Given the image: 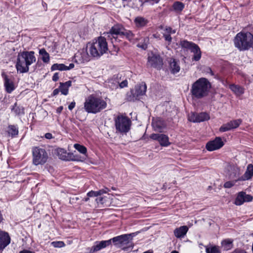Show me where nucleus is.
<instances>
[{"mask_svg": "<svg viewBox=\"0 0 253 253\" xmlns=\"http://www.w3.org/2000/svg\"><path fill=\"white\" fill-rule=\"evenodd\" d=\"M1 76L4 80V86L7 93H11L15 88V86L12 79H10L4 73L1 74Z\"/></svg>", "mask_w": 253, "mask_h": 253, "instance_id": "4468645a", "label": "nucleus"}, {"mask_svg": "<svg viewBox=\"0 0 253 253\" xmlns=\"http://www.w3.org/2000/svg\"><path fill=\"white\" fill-rule=\"evenodd\" d=\"M108 50V44L105 38L99 37L90 45L89 52L91 56L98 58Z\"/></svg>", "mask_w": 253, "mask_h": 253, "instance_id": "423d86ee", "label": "nucleus"}, {"mask_svg": "<svg viewBox=\"0 0 253 253\" xmlns=\"http://www.w3.org/2000/svg\"><path fill=\"white\" fill-rule=\"evenodd\" d=\"M57 155L59 159L66 161H80L79 158H76L73 156V154L67 153V151L63 148H58L56 150Z\"/></svg>", "mask_w": 253, "mask_h": 253, "instance_id": "9b49d317", "label": "nucleus"}, {"mask_svg": "<svg viewBox=\"0 0 253 253\" xmlns=\"http://www.w3.org/2000/svg\"><path fill=\"white\" fill-rule=\"evenodd\" d=\"M197 123L209 120L210 118L209 115L206 112L197 113Z\"/></svg>", "mask_w": 253, "mask_h": 253, "instance_id": "7c9ffc66", "label": "nucleus"}, {"mask_svg": "<svg viewBox=\"0 0 253 253\" xmlns=\"http://www.w3.org/2000/svg\"><path fill=\"white\" fill-rule=\"evenodd\" d=\"M231 130L230 124L229 122L226 124H223L220 128L219 131L220 132H225Z\"/></svg>", "mask_w": 253, "mask_h": 253, "instance_id": "58836bf2", "label": "nucleus"}, {"mask_svg": "<svg viewBox=\"0 0 253 253\" xmlns=\"http://www.w3.org/2000/svg\"><path fill=\"white\" fill-rule=\"evenodd\" d=\"M59 90L62 94L66 95L68 94V88L66 86V85L62 84V83H60Z\"/></svg>", "mask_w": 253, "mask_h": 253, "instance_id": "ea45409f", "label": "nucleus"}, {"mask_svg": "<svg viewBox=\"0 0 253 253\" xmlns=\"http://www.w3.org/2000/svg\"><path fill=\"white\" fill-rule=\"evenodd\" d=\"M74 148L83 154L85 155L87 153L86 148L83 145H81L79 144H75Z\"/></svg>", "mask_w": 253, "mask_h": 253, "instance_id": "e433bc0d", "label": "nucleus"}, {"mask_svg": "<svg viewBox=\"0 0 253 253\" xmlns=\"http://www.w3.org/2000/svg\"><path fill=\"white\" fill-rule=\"evenodd\" d=\"M231 129L237 128L242 123L241 119H237L231 121L229 122Z\"/></svg>", "mask_w": 253, "mask_h": 253, "instance_id": "4c0bfd02", "label": "nucleus"}, {"mask_svg": "<svg viewBox=\"0 0 253 253\" xmlns=\"http://www.w3.org/2000/svg\"><path fill=\"white\" fill-rule=\"evenodd\" d=\"M188 231V227L186 225H183L175 229L173 233L176 238H181L184 237Z\"/></svg>", "mask_w": 253, "mask_h": 253, "instance_id": "412c9836", "label": "nucleus"}, {"mask_svg": "<svg viewBox=\"0 0 253 253\" xmlns=\"http://www.w3.org/2000/svg\"><path fill=\"white\" fill-rule=\"evenodd\" d=\"M107 107V103L101 97L93 94L86 98L84 103V109L88 113L96 114Z\"/></svg>", "mask_w": 253, "mask_h": 253, "instance_id": "7ed1b4c3", "label": "nucleus"}, {"mask_svg": "<svg viewBox=\"0 0 253 253\" xmlns=\"http://www.w3.org/2000/svg\"><path fill=\"white\" fill-rule=\"evenodd\" d=\"M74 66H75L74 64L70 63L69 64V66H66L67 70H70L71 69H73L74 67Z\"/></svg>", "mask_w": 253, "mask_h": 253, "instance_id": "052dcab7", "label": "nucleus"}, {"mask_svg": "<svg viewBox=\"0 0 253 253\" xmlns=\"http://www.w3.org/2000/svg\"><path fill=\"white\" fill-rule=\"evenodd\" d=\"M148 22L146 18L141 16H137L134 20L135 26L138 28H142L146 26Z\"/></svg>", "mask_w": 253, "mask_h": 253, "instance_id": "4be33fe9", "label": "nucleus"}, {"mask_svg": "<svg viewBox=\"0 0 253 253\" xmlns=\"http://www.w3.org/2000/svg\"><path fill=\"white\" fill-rule=\"evenodd\" d=\"M233 253H247L244 250H239V251L235 250L233 252Z\"/></svg>", "mask_w": 253, "mask_h": 253, "instance_id": "680f3d73", "label": "nucleus"}, {"mask_svg": "<svg viewBox=\"0 0 253 253\" xmlns=\"http://www.w3.org/2000/svg\"><path fill=\"white\" fill-rule=\"evenodd\" d=\"M62 110H63V107L60 106L57 109V112L60 113Z\"/></svg>", "mask_w": 253, "mask_h": 253, "instance_id": "0e129e2a", "label": "nucleus"}, {"mask_svg": "<svg viewBox=\"0 0 253 253\" xmlns=\"http://www.w3.org/2000/svg\"><path fill=\"white\" fill-rule=\"evenodd\" d=\"M133 89L135 92V94L137 95L138 97L140 99L141 96L145 94L147 86L145 83L142 82L135 85L134 88Z\"/></svg>", "mask_w": 253, "mask_h": 253, "instance_id": "aec40b11", "label": "nucleus"}, {"mask_svg": "<svg viewBox=\"0 0 253 253\" xmlns=\"http://www.w3.org/2000/svg\"><path fill=\"white\" fill-rule=\"evenodd\" d=\"M33 51H25L18 53L15 65L18 72L20 73L28 72L29 66L35 62L36 60Z\"/></svg>", "mask_w": 253, "mask_h": 253, "instance_id": "f03ea898", "label": "nucleus"}, {"mask_svg": "<svg viewBox=\"0 0 253 253\" xmlns=\"http://www.w3.org/2000/svg\"><path fill=\"white\" fill-rule=\"evenodd\" d=\"M125 27L121 24H117L114 25L110 30L109 33H107L108 37L112 36L113 38L116 39L118 36L122 37Z\"/></svg>", "mask_w": 253, "mask_h": 253, "instance_id": "ddd939ff", "label": "nucleus"}, {"mask_svg": "<svg viewBox=\"0 0 253 253\" xmlns=\"http://www.w3.org/2000/svg\"><path fill=\"white\" fill-rule=\"evenodd\" d=\"M234 42L240 51L248 50L253 45V35L250 32H240L235 37Z\"/></svg>", "mask_w": 253, "mask_h": 253, "instance_id": "20e7f679", "label": "nucleus"}, {"mask_svg": "<svg viewBox=\"0 0 253 253\" xmlns=\"http://www.w3.org/2000/svg\"><path fill=\"white\" fill-rule=\"evenodd\" d=\"M10 243V238L7 232L0 231V251H2Z\"/></svg>", "mask_w": 253, "mask_h": 253, "instance_id": "f3484780", "label": "nucleus"}, {"mask_svg": "<svg viewBox=\"0 0 253 253\" xmlns=\"http://www.w3.org/2000/svg\"><path fill=\"white\" fill-rule=\"evenodd\" d=\"M44 137L47 139H50L53 138L52 134L49 132L46 133L44 135Z\"/></svg>", "mask_w": 253, "mask_h": 253, "instance_id": "864d4df0", "label": "nucleus"}, {"mask_svg": "<svg viewBox=\"0 0 253 253\" xmlns=\"http://www.w3.org/2000/svg\"><path fill=\"white\" fill-rule=\"evenodd\" d=\"M51 244L55 248H61L65 246V243L62 241L53 242Z\"/></svg>", "mask_w": 253, "mask_h": 253, "instance_id": "79ce46f5", "label": "nucleus"}, {"mask_svg": "<svg viewBox=\"0 0 253 253\" xmlns=\"http://www.w3.org/2000/svg\"><path fill=\"white\" fill-rule=\"evenodd\" d=\"M235 184L234 182L233 181H227L224 184V187L226 188H230L234 186Z\"/></svg>", "mask_w": 253, "mask_h": 253, "instance_id": "a18cd8bd", "label": "nucleus"}, {"mask_svg": "<svg viewBox=\"0 0 253 253\" xmlns=\"http://www.w3.org/2000/svg\"><path fill=\"white\" fill-rule=\"evenodd\" d=\"M137 46L143 49H146L147 48V45L145 43L141 45L138 44Z\"/></svg>", "mask_w": 253, "mask_h": 253, "instance_id": "bf43d9fd", "label": "nucleus"}, {"mask_svg": "<svg viewBox=\"0 0 253 253\" xmlns=\"http://www.w3.org/2000/svg\"><path fill=\"white\" fill-rule=\"evenodd\" d=\"M229 88L238 96H240L244 93V88L240 85L232 84L230 85Z\"/></svg>", "mask_w": 253, "mask_h": 253, "instance_id": "393cba45", "label": "nucleus"}, {"mask_svg": "<svg viewBox=\"0 0 253 253\" xmlns=\"http://www.w3.org/2000/svg\"><path fill=\"white\" fill-rule=\"evenodd\" d=\"M96 201L98 204H103L105 202V199L104 197H98L96 199Z\"/></svg>", "mask_w": 253, "mask_h": 253, "instance_id": "de8ad7c7", "label": "nucleus"}, {"mask_svg": "<svg viewBox=\"0 0 253 253\" xmlns=\"http://www.w3.org/2000/svg\"><path fill=\"white\" fill-rule=\"evenodd\" d=\"M59 79V75L58 73H55L52 76V80L54 82H56Z\"/></svg>", "mask_w": 253, "mask_h": 253, "instance_id": "3c124183", "label": "nucleus"}, {"mask_svg": "<svg viewBox=\"0 0 253 253\" xmlns=\"http://www.w3.org/2000/svg\"><path fill=\"white\" fill-rule=\"evenodd\" d=\"M73 156H75V158H79V159H81V160H80V161H83V160H82V158H81V157L79 156H78V155H74V154H73Z\"/></svg>", "mask_w": 253, "mask_h": 253, "instance_id": "69168bd1", "label": "nucleus"}, {"mask_svg": "<svg viewBox=\"0 0 253 253\" xmlns=\"http://www.w3.org/2000/svg\"><path fill=\"white\" fill-rule=\"evenodd\" d=\"M253 176V165L252 164H249L247 166L246 170L244 174L240 177H239L238 180H236L237 181L238 180L245 181L251 179Z\"/></svg>", "mask_w": 253, "mask_h": 253, "instance_id": "6ab92c4d", "label": "nucleus"}, {"mask_svg": "<svg viewBox=\"0 0 253 253\" xmlns=\"http://www.w3.org/2000/svg\"><path fill=\"white\" fill-rule=\"evenodd\" d=\"M234 170L236 171V174H235L234 176L236 177V174L238 176L239 175V171H240L239 169L238 168H234Z\"/></svg>", "mask_w": 253, "mask_h": 253, "instance_id": "e2e57ef3", "label": "nucleus"}, {"mask_svg": "<svg viewBox=\"0 0 253 253\" xmlns=\"http://www.w3.org/2000/svg\"><path fill=\"white\" fill-rule=\"evenodd\" d=\"M146 65L147 67H152L160 70L163 65V60L159 54L152 53L148 55Z\"/></svg>", "mask_w": 253, "mask_h": 253, "instance_id": "1a4fd4ad", "label": "nucleus"}, {"mask_svg": "<svg viewBox=\"0 0 253 253\" xmlns=\"http://www.w3.org/2000/svg\"><path fill=\"white\" fill-rule=\"evenodd\" d=\"M59 91H60L59 89H58V88H56V89H55L53 91L52 95H53V96H55V95H57V94L59 93Z\"/></svg>", "mask_w": 253, "mask_h": 253, "instance_id": "4d7b16f0", "label": "nucleus"}, {"mask_svg": "<svg viewBox=\"0 0 253 253\" xmlns=\"http://www.w3.org/2000/svg\"><path fill=\"white\" fill-rule=\"evenodd\" d=\"M127 85V81L126 80H125L122 81L120 84L119 85L121 88H123L126 86Z\"/></svg>", "mask_w": 253, "mask_h": 253, "instance_id": "8fccbe9b", "label": "nucleus"}, {"mask_svg": "<svg viewBox=\"0 0 253 253\" xmlns=\"http://www.w3.org/2000/svg\"><path fill=\"white\" fill-rule=\"evenodd\" d=\"M5 132L7 136L11 138L16 137L18 135L19 129L17 125H9L7 127Z\"/></svg>", "mask_w": 253, "mask_h": 253, "instance_id": "a211bd4d", "label": "nucleus"}, {"mask_svg": "<svg viewBox=\"0 0 253 253\" xmlns=\"http://www.w3.org/2000/svg\"><path fill=\"white\" fill-rule=\"evenodd\" d=\"M111 245V240L96 241L94 244L90 249L89 253H94Z\"/></svg>", "mask_w": 253, "mask_h": 253, "instance_id": "2eb2a0df", "label": "nucleus"}, {"mask_svg": "<svg viewBox=\"0 0 253 253\" xmlns=\"http://www.w3.org/2000/svg\"><path fill=\"white\" fill-rule=\"evenodd\" d=\"M252 200L253 197L251 195L247 194L245 192L242 191L238 193L234 203L236 205L240 206L245 202H249Z\"/></svg>", "mask_w": 253, "mask_h": 253, "instance_id": "dca6fc26", "label": "nucleus"}, {"mask_svg": "<svg viewBox=\"0 0 253 253\" xmlns=\"http://www.w3.org/2000/svg\"><path fill=\"white\" fill-rule=\"evenodd\" d=\"M89 197L87 196V197H85V198H84V200L85 202H87V201H88L89 200Z\"/></svg>", "mask_w": 253, "mask_h": 253, "instance_id": "338daca9", "label": "nucleus"}, {"mask_svg": "<svg viewBox=\"0 0 253 253\" xmlns=\"http://www.w3.org/2000/svg\"><path fill=\"white\" fill-rule=\"evenodd\" d=\"M172 7L174 11L181 12L184 8V4L182 2L175 1L173 3Z\"/></svg>", "mask_w": 253, "mask_h": 253, "instance_id": "72a5a7b5", "label": "nucleus"}, {"mask_svg": "<svg viewBox=\"0 0 253 253\" xmlns=\"http://www.w3.org/2000/svg\"><path fill=\"white\" fill-rule=\"evenodd\" d=\"M19 253H35L34 252L31 251L27 250H24L20 251Z\"/></svg>", "mask_w": 253, "mask_h": 253, "instance_id": "13d9d810", "label": "nucleus"}, {"mask_svg": "<svg viewBox=\"0 0 253 253\" xmlns=\"http://www.w3.org/2000/svg\"><path fill=\"white\" fill-rule=\"evenodd\" d=\"M180 45L182 48L189 49L191 51L196 44L187 40H182L180 41Z\"/></svg>", "mask_w": 253, "mask_h": 253, "instance_id": "c85d7f7f", "label": "nucleus"}, {"mask_svg": "<svg viewBox=\"0 0 253 253\" xmlns=\"http://www.w3.org/2000/svg\"><path fill=\"white\" fill-rule=\"evenodd\" d=\"M51 70L67 71L66 66L64 64L55 63L52 65Z\"/></svg>", "mask_w": 253, "mask_h": 253, "instance_id": "f704fd0d", "label": "nucleus"}, {"mask_svg": "<svg viewBox=\"0 0 253 253\" xmlns=\"http://www.w3.org/2000/svg\"><path fill=\"white\" fill-rule=\"evenodd\" d=\"M33 164L34 165H42L47 161L48 156L46 150L40 147L32 148Z\"/></svg>", "mask_w": 253, "mask_h": 253, "instance_id": "0eeeda50", "label": "nucleus"}, {"mask_svg": "<svg viewBox=\"0 0 253 253\" xmlns=\"http://www.w3.org/2000/svg\"><path fill=\"white\" fill-rule=\"evenodd\" d=\"M191 52L194 53V55L192 57V60L198 61L201 58V51L198 45H196L192 49H191Z\"/></svg>", "mask_w": 253, "mask_h": 253, "instance_id": "a878e982", "label": "nucleus"}, {"mask_svg": "<svg viewBox=\"0 0 253 253\" xmlns=\"http://www.w3.org/2000/svg\"><path fill=\"white\" fill-rule=\"evenodd\" d=\"M152 126L155 130L161 132V130L165 127L166 124L164 121L160 119H157L152 122Z\"/></svg>", "mask_w": 253, "mask_h": 253, "instance_id": "5701e85b", "label": "nucleus"}, {"mask_svg": "<svg viewBox=\"0 0 253 253\" xmlns=\"http://www.w3.org/2000/svg\"><path fill=\"white\" fill-rule=\"evenodd\" d=\"M87 196L89 197H97L98 196L97 191H94L91 190L87 193Z\"/></svg>", "mask_w": 253, "mask_h": 253, "instance_id": "49530a36", "label": "nucleus"}, {"mask_svg": "<svg viewBox=\"0 0 253 253\" xmlns=\"http://www.w3.org/2000/svg\"><path fill=\"white\" fill-rule=\"evenodd\" d=\"M233 240L231 239H225L223 240L221 243L222 247L223 248L224 250H229L233 248Z\"/></svg>", "mask_w": 253, "mask_h": 253, "instance_id": "cd10ccee", "label": "nucleus"}, {"mask_svg": "<svg viewBox=\"0 0 253 253\" xmlns=\"http://www.w3.org/2000/svg\"><path fill=\"white\" fill-rule=\"evenodd\" d=\"M126 99L128 101L134 102L139 100V98L137 95L135 94L134 90L132 89L126 93Z\"/></svg>", "mask_w": 253, "mask_h": 253, "instance_id": "bb28decb", "label": "nucleus"}, {"mask_svg": "<svg viewBox=\"0 0 253 253\" xmlns=\"http://www.w3.org/2000/svg\"><path fill=\"white\" fill-rule=\"evenodd\" d=\"M224 145L220 137H216L213 140L208 142L206 146V149L210 151H214L221 148Z\"/></svg>", "mask_w": 253, "mask_h": 253, "instance_id": "f8f14e48", "label": "nucleus"}, {"mask_svg": "<svg viewBox=\"0 0 253 253\" xmlns=\"http://www.w3.org/2000/svg\"><path fill=\"white\" fill-rule=\"evenodd\" d=\"M123 33H124L123 34L122 37H126V39L129 41H133L135 39L134 34H133L131 31L126 30L125 28Z\"/></svg>", "mask_w": 253, "mask_h": 253, "instance_id": "473e14b6", "label": "nucleus"}, {"mask_svg": "<svg viewBox=\"0 0 253 253\" xmlns=\"http://www.w3.org/2000/svg\"><path fill=\"white\" fill-rule=\"evenodd\" d=\"M76 103L75 101L72 102L68 106V109L72 110L75 107Z\"/></svg>", "mask_w": 253, "mask_h": 253, "instance_id": "603ef678", "label": "nucleus"}, {"mask_svg": "<svg viewBox=\"0 0 253 253\" xmlns=\"http://www.w3.org/2000/svg\"><path fill=\"white\" fill-rule=\"evenodd\" d=\"M206 253H221L219 247L217 246H212L211 247H206Z\"/></svg>", "mask_w": 253, "mask_h": 253, "instance_id": "c9c22d12", "label": "nucleus"}, {"mask_svg": "<svg viewBox=\"0 0 253 253\" xmlns=\"http://www.w3.org/2000/svg\"><path fill=\"white\" fill-rule=\"evenodd\" d=\"M150 137L153 140L158 141L160 145L162 146L167 147L170 144V143L169 141V138L166 134L161 133H153L151 134Z\"/></svg>", "mask_w": 253, "mask_h": 253, "instance_id": "9d476101", "label": "nucleus"}, {"mask_svg": "<svg viewBox=\"0 0 253 253\" xmlns=\"http://www.w3.org/2000/svg\"><path fill=\"white\" fill-rule=\"evenodd\" d=\"M115 123L117 131L125 133L129 130L131 124L130 120L123 115L118 116L115 119Z\"/></svg>", "mask_w": 253, "mask_h": 253, "instance_id": "6e6552de", "label": "nucleus"}, {"mask_svg": "<svg viewBox=\"0 0 253 253\" xmlns=\"http://www.w3.org/2000/svg\"><path fill=\"white\" fill-rule=\"evenodd\" d=\"M188 120L193 123H197V113H191L188 115Z\"/></svg>", "mask_w": 253, "mask_h": 253, "instance_id": "a19ab883", "label": "nucleus"}, {"mask_svg": "<svg viewBox=\"0 0 253 253\" xmlns=\"http://www.w3.org/2000/svg\"><path fill=\"white\" fill-rule=\"evenodd\" d=\"M164 30L168 34H170L172 32V28L170 27H166Z\"/></svg>", "mask_w": 253, "mask_h": 253, "instance_id": "5fc2aeb1", "label": "nucleus"}, {"mask_svg": "<svg viewBox=\"0 0 253 253\" xmlns=\"http://www.w3.org/2000/svg\"><path fill=\"white\" fill-rule=\"evenodd\" d=\"M40 54L42 56V59L44 63H48L49 61V55L44 48H42L39 51Z\"/></svg>", "mask_w": 253, "mask_h": 253, "instance_id": "2f4dec72", "label": "nucleus"}, {"mask_svg": "<svg viewBox=\"0 0 253 253\" xmlns=\"http://www.w3.org/2000/svg\"><path fill=\"white\" fill-rule=\"evenodd\" d=\"M170 69L172 74H176L180 70V67L175 59H173L170 63Z\"/></svg>", "mask_w": 253, "mask_h": 253, "instance_id": "c756f323", "label": "nucleus"}, {"mask_svg": "<svg viewBox=\"0 0 253 253\" xmlns=\"http://www.w3.org/2000/svg\"><path fill=\"white\" fill-rule=\"evenodd\" d=\"M110 190L107 187H105L103 189H102L101 190H99V191H97V194L98 196H100L102 195L103 194L107 193L108 192H110Z\"/></svg>", "mask_w": 253, "mask_h": 253, "instance_id": "37998d69", "label": "nucleus"}, {"mask_svg": "<svg viewBox=\"0 0 253 253\" xmlns=\"http://www.w3.org/2000/svg\"><path fill=\"white\" fill-rule=\"evenodd\" d=\"M153 253V252L152 251H151L150 250H148V251H147L146 252H144V253Z\"/></svg>", "mask_w": 253, "mask_h": 253, "instance_id": "774afa93", "label": "nucleus"}, {"mask_svg": "<svg viewBox=\"0 0 253 253\" xmlns=\"http://www.w3.org/2000/svg\"><path fill=\"white\" fill-rule=\"evenodd\" d=\"M11 110L15 115L21 116L24 114V108L21 106L18 105L17 102H15L11 107Z\"/></svg>", "mask_w": 253, "mask_h": 253, "instance_id": "b1692460", "label": "nucleus"}, {"mask_svg": "<svg viewBox=\"0 0 253 253\" xmlns=\"http://www.w3.org/2000/svg\"><path fill=\"white\" fill-rule=\"evenodd\" d=\"M163 37L165 41L169 42V44L171 42L172 38L170 34H163Z\"/></svg>", "mask_w": 253, "mask_h": 253, "instance_id": "c03bdc74", "label": "nucleus"}, {"mask_svg": "<svg viewBox=\"0 0 253 253\" xmlns=\"http://www.w3.org/2000/svg\"><path fill=\"white\" fill-rule=\"evenodd\" d=\"M211 84L206 78H200L191 86L190 93L193 98L200 99L206 97L209 94Z\"/></svg>", "mask_w": 253, "mask_h": 253, "instance_id": "f257e3e1", "label": "nucleus"}, {"mask_svg": "<svg viewBox=\"0 0 253 253\" xmlns=\"http://www.w3.org/2000/svg\"><path fill=\"white\" fill-rule=\"evenodd\" d=\"M62 84L66 85V86H67V87L68 88L71 85L72 82L71 81H68L64 83H62Z\"/></svg>", "mask_w": 253, "mask_h": 253, "instance_id": "6e6d98bb", "label": "nucleus"}, {"mask_svg": "<svg viewBox=\"0 0 253 253\" xmlns=\"http://www.w3.org/2000/svg\"><path fill=\"white\" fill-rule=\"evenodd\" d=\"M160 0H140L141 2H150L151 4L157 3Z\"/></svg>", "mask_w": 253, "mask_h": 253, "instance_id": "09e8293b", "label": "nucleus"}, {"mask_svg": "<svg viewBox=\"0 0 253 253\" xmlns=\"http://www.w3.org/2000/svg\"><path fill=\"white\" fill-rule=\"evenodd\" d=\"M134 236V233L123 234L115 237L109 240H111V244L113 242L118 248H122L125 251L129 252L133 247L132 240Z\"/></svg>", "mask_w": 253, "mask_h": 253, "instance_id": "39448f33", "label": "nucleus"}]
</instances>
